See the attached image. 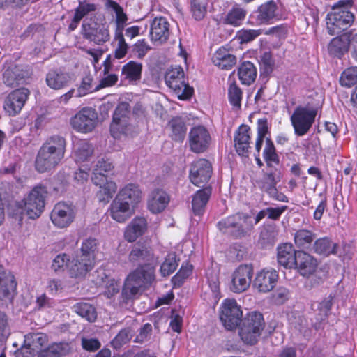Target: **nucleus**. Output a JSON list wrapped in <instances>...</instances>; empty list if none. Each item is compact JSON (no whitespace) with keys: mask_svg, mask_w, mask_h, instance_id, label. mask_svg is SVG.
Masks as SVG:
<instances>
[{"mask_svg":"<svg viewBox=\"0 0 357 357\" xmlns=\"http://www.w3.org/2000/svg\"><path fill=\"white\" fill-rule=\"evenodd\" d=\"M218 227L222 232L241 238L249 234L253 228V222L248 215L237 213L220 221Z\"/></svg>","mask_w":357,"mask_h":357,"instance_id":"nucleus-5","label":"nucleus"},{"mask_svg":"<svg viewBox=\"0 0 357 357\" xmlns=\"http://www.w3.org/2000/svg\"><path fill=\"white\" fill-rule=\"evenodd\" d=\"M280 172L276 168H271L266 172L263 178L257 182V185L262 190L269 195L276 193V183L280 181Z\"/></svg>","mask_w":357,"mask_h":357,"instance_id":"nucleus-30","label":"nucleus"},{"mask_svg":"<svg viewBox=\"0 0 357 357\" xmlns=\"http://www.w3.org/2000/svg\"><path fill=\"white\" fill-rule=\"evenodd\" d=\"M22 77L20 75L16 74V71L13 69H7L3 75V80L4 84L10 87H14L20 84Z\"/></svg>","mask_w":357,"mask_h":357,"instance_id":"nucleus-60","label":"nucleus"},{"mask_svg":"<svg viewBox=\"0 0 357 357\" xmlns=\"http://www.w3.org/2000/svg\"><path fill=\"white\" fill-rule=\"evenodd\" d=\"M252 276L253 267L252 265H239L231 274L230 290L236 294L247 291L250 286Z\"/></svg>","mask_w":357,"mask_h":357,"instance_id":"nucleus-10","label":"nucleus"},{"mask_svg":"<svg viewBox=\"0 0 357 357\" xmlns=\"http://www.w3.org/2000/svg\"><path fill=\"white\" fill-rule=\"evenodd\" d=\"M150 50L151 47L144 39L139 40L133 47V52L139 59H143Z\"/></svg>","mask_w":357,"mask_h":357,"instance_id":"nucleus-62","label":"nucleus"},{"mask_svg":"<svg viewBox=\"0 0 357 357\" xmlns=\"http://www.w3.org/2000/svg\"><path fill=\"white\" fill-rule=\"evenodd\" d=\"M169 23L165 17H155L150 23L151 40L158 44L164 43L169 36Z\"/></svg>","mask_w":357,"mask_h":357,"instance_id":"nucleus-19","label":"nucleus"},{"mask_svg":"<svg viewBox=\"0 0 357 357\" xmlns=\"http://www.w3.org/2000/svg\"><path fill=\"white\" fill-rule=\"evenodd\" d=\"M340 82L342 86L351 87L357 83V67H350L343 71Z\"/></svg>","mask_w":357,"mask_h":357,"instance_id":"nucleus-49","label":"nucleus"},{"mask_svg":"<svg viewBox=\"0 0 357 357\" xmlns=\"http://www.w3.org/2000/svg\"><path fill=\"white\" fill-rule=\"evenodd\" d=\"M132 337V330L129 328L121 330L112 341L115 349H119L128 343Z\"/></svg>","mask_w":357,"mask_h":357,"instance_id":"nucleus-55","label":"nucleus"},{"mask_svg":"<svg viewBox=\"0 0 357 357\" xmlns=\"http://www.w3.org/2000/svg\"><path fill=\"white\" fill-rule=\"evenodd\" d=\"M211 135L206 128L202 126L193 127L189 132V146L194 153H202L210 145Z\"/></svg>","mask_w":357,"mask_h":357,"instance_id":"nucleus-15","label":"nucleus"},{"mask_svg":"<svg viewBox=\"0 0 357 357\" xmlns=\"http://www.w3.org/2000/svg\"><path fill=\"white\" fill-rule=\"evenodd\" d=\"M212 173L211 165L206 159H199L194 161L190 169V181L197 186L204 185L208 182Z\"/></svg>","mask_w":357,"mask_h":357,"instance_id":"nucleus-17","label":"nucleus"},{"mask_svg":"<svg viewBox=\"0 0 357 357\" xmlns=\"http://www.w3.org/2000/svg\"><path fill=\"white\" fill-rule=\"evenodd\" d=\"M73 310L81 317L89 322H93L97 318L95 307L87 303H78L73 306Z\"/></svg>","mask_w":357,"mask_h":357,"instance_id":"nucleus-43","label":"nucleus"},{"mask_svg":"<svg viewBox=\"0 0 357 357\" xmlns=\"http://www.w3.org/2000/svg\"><path fill=\"white\" fill-rule=\"evenodd\" d=\"M70 350L66 343H54L41 349L38 353V357H62Z\"/></svg>","mask_w":357,"mask_h":357,"instance_id":"nucleus-38","label":"nucleus"},{"mask_svg":"<svg viewBox=\"0 0 357 357\" xmlns=\"http://www.w3.org/2000/svg\"><path fill=\"white\" fill-rule=\"evenodd\" d=\"M241 321L239 335L242 341L247 344H256L264 328L263 315L259 312H251Z\"/></svg>","mask_w":357,"mask_h":357,"instance_id":"nucleus-6","label":"nucleus"},{"mask_svg":"<svg viewBox=\"0 0 357 357\" xmlns=\"http://www.w3.org/2000/svg\"><path fill=\"white\" fill-rule=\"evenodd\" d=\"M246 12L240 7H234L227 14L226 23L234 26H239L244 20Z\"/></svg>","mask_w":357,"mask_h":357,"instance_id":"nucleus-48","label":"nucleus"},{"mask_svg":"<svg viewBox=\"0 0 357 357\" xmlns=\"http://www.w3.org/2000/svg\"><path fill=\"white\" fill-rule=\"evenodd\" d=\"M155 269L150 264L142 266L130 273L124 283L122 295L126 300L135 296L142 289H146L155 280Z\"/></svg>","mask_w":357,"mask_h":357,"instance_id":"nucleus-3","label":"nucleus"},{"mask_svg":"<svg viewBox=\"0 0 357 357\" xmlns=\"http://www.w3.org/2000/svg\"><path fill=\"white\" fill-rule=\"evenodd\" d=\"M115 197L136 210L142 199V192L137 185L128 183L119 191Z\"/></svg>","mask_w":357,"mask_h":357,"instance_id":"nucleus-23","label":"nucleus"},{"mask_svg":"<svg viewBox=\"0 0 357 357\" xmlns=\"http://www.w3.org/2000/svg\"><path fill=\"white\" fill-rule=\"evenodd\" d=\"M238 75L243 84L250 85L256 79L257 69L251 62H243L238 68Z\"/></svg>","mask_w":357,"mask_h":357,"instance_id":"nucleus-41","label":"nucleus"},{"mask_svg":"<svg viewBox=\"0 0 357 357\" xmlns=\"http://www.w3.org/2000/svg\"><path fill=\"white\" fill-rule=\"evenodd\" d=\"M165 79L167 85L174 91L180 100L188 99L192 96L193 90L185 83L184 72L181 66L169 69Z\"/></svg>","mask_w":357,"mask_h":357,"instance_id":"nucleus-8","label":"nucleus"},{"mask_svg":"<svg viewBox=\"0 0 357 357\" xmlns=\"http://www.w3.org/2000/svg\"><path fill=\"white\" fill-rule=\"evenodd\" d=\"M213 64L223 70L231 69L236 63V58L225 47L219 48L212 57Z\"/></svg>","mask_w":357,"mask_h":357,"instance_id":"nucleus-32","label":"nucleus"},{"mask_svg":"<svg viewBox=\"0 0 357 357\" xmlns=\"http://www.w3.org/2000/svg\"><path fill=\"white\" fill-rule=\"evenodd\" d=\"M211 190L210 188L199 190L193 195L192 200V210L195 215L203 214L206 205L211 197Z\"/></svg>","mask_w":357,"mask_h":357,"instance_id":"nucleus-33","label":"nucleus"},{"mask_svg":"<svg viewBox=\"0 0 357 357\" xmlns=\"http://www.w3.org/2000/svg\"><path fill=\"white\" fill-rule=\"evenodd\" d=\"M16 287L14 277H4L0 282V300L10 299Z\"/></svg>","mask_w":357,"mask_h":357,"instance_id":"nucleus-47","label":"nucleus"},{"mask_svg":"<svg viewBox=\"0 0 357 357\" xmlns=\"http://www.w3.org/2000/svg\"><path fill=\"white\" fill-rule=\"evenodd\" d=\"M178 264L176 261V255L169 253L165 257V261L160 266V272L163 276L169 275L175 271Z\"/></svg>","mask_w":357,"mask_h":357,"instance_id":"nucleus-50","label":"nucleus"},{"mask_svg":"<svg viewBox=\"0 0 357 357\" xmlns=\"http://www.w3.org/2000/svg\"><path fill=\"white\" fill-rule=\"evenodd\" d=\"M169 126L172 130V139L182 142L186 133V126L183 121L181 118H174L169 121Z\"/></svg>","mask_w":357,"mask_h":357,"instance_id":"nucleus-46","label":"nucleus"},{"mask_svg":"<svg viewBox=\"0 0 357 357\" xmlns=\"http://www.w3.org/2000/svg\"><path fill=\"white\" fill-rule=\"evenodd\" d=\"M250 128L241 125L234 136V146L239 155L248 156L250 149Z\"/></svg>","mask_w":357,"mask_h":357,"instance_id":"nucleus-24","label":"nucleus"},{"mask_svg":"<svg viewBox=\"0 0 357 357\" xmlns=\"http://www.w3.org/2000/svg\"><path fill=\"white\" fill-rule=\"evenodd\" d=\"M338 245L327 237L317 239L312 246L313 251L323 256H329L336 254Z\"/></svg>","mask_w":357,"mask_h":357,"instance_id":"nucleus-36","label":"nucleus"},{"mask_svg":"<svg viewBox=\"0 0 357 357\" xmlns=\"http://www.w3.org/2000/svg\"><path fill=\"white\" fill-rule=\"evenodd\" d=\"M219 316L227 330H234L241 322L243 311L234 298H226L220 305Z\"/></svg>","mask_w":357,"mask_h":357,"instance_id":"nucleus-7","label":"nucleus"},{"mask_svg":"<svg viewBox=\"0 0 357 357\" xmlns=\"http://www.w3.org/2000/svg\"><path fill=\"white\" fill-rule=\"evenodd\" d=\"M146 229V219L144 217H135L126 227L124 237L128 242H134L142 236Z\"/></svg>","mask_w":357,"mask_h":357,"instance_id":"nucleus-28","label":"nucleus"},{"mask_svg":"<svg viewBox=\"0 0 357 357\" xmlns=\"http://www.w3.org/2000/svg\"><path fill=\"white\" fill-rule=\"evenodd\" d=\"M114 166L112 162L102 158L96 163L93 169L92 176H106L105 173L111 172Z\"/></svg>","mask_w":357,"mask_h":357,"instance_id":"nucleus-53","label":"nucleus"},{"mask_svg":"<svg viewBox=\"0 0 357 357\" xmlns=\"http://www.w3.org/2000/svg\"><path fill=\"white\" fill-rule=\"evenodd\" d=\"M190 4L191 12L195 19L197 20H202L206 13V6L199 0H191Z\"/></svg>","mask_w":357,"mask_h":357,"instance_id":"nucleus-61","label":"nucleus"},{"mask_svg":"<svg viewBox=\"0 0 357 357\" xmlns=\"http://www.w3.org/2000/svg\"><path fill=\"white\" fill-rule=\"evenodd\" d=\"M291 243H283L278 247V261L286 268H294L296 264L297 253Z\"/></svg>","mask_w":357,"mask_h":357,"instance_id":"nucleus-27","label":"nucleus"},{"mask_svg":"<svg viewBox=\"0 0 357 357\" xmlns=\"http://www.w3.org/2000/svg\"><path fill=\"white\" fill-rule=\"evenodd\" d=\"M128 114L129 105L126 102L120 103L116 108L110 126V132L114 138L119 139L126 134L129 126Z\"/></svg>","mask_w":357,"mask_h":357,"instance_id":"nucleus-13","label":"nucleus"},{"mask_svg":"<svg viewBox=\"0 0 357 357\" xmlns=\"http://www.w3.org/2000/svg\"><path fill=\"white\" fill-rule=\"evenodd\" d=\"M97 6L95 3H89L88 1H79L78 6L75 10V14L82 19L86 15L96 11Z\"/></svg>","mask_w":357,"mask_h":357,"instance_id":"nucleus-59","label":"nucleus"},{"mask_svg":"<svg viewBox=\"0 0 357 357\" xmlns=\"http://www.w3.org/2000/svg\"><path fill=\"white\" fill-rule=\"evenodd\" d=\"M228 97L231 105L234 107H240L242 100V91L237 86L235 81L230 83L228 89Z\"/></svg>","mask_w":357,"mask_h":357,"instance_id":"nucleus-51","label":"nucleus"},{"mask_svg":"<svg viewBox=\"0 0 357 357\" xmlns=\"http://www.w3.org/2000/svg\"><path fill=\"white\" fill-rule=\"evenodd\" d=\"M93 77L91 75H86L83 77L82 82L77 90V96L82 97L86 94L96 91V87L94 88L93 84Z\"/></svg>","mask_w":357,"mask_h":357,"instance_id":"nucleus-56","label":"nucleus"},{"mask_svg":"<svg viewBox=\"0 0 357 357\" xmlns=\"http://www.w3.org/2000/svg\"><path fill=\"white\" fill-rule=\"evenodd\" d=\"M263 156L267 166L271 169L273 168L274 165H278L280 162L279 156L276 153L275 146L269 138L266 139Z\"/></svg>","mask_w":357,"mask_h":357,"instance_id":"nucleus-45","label":"nucleus"},{"mask_svg":"<svg viewBox=\"0 0 357 357\" xmlns=\"http://www.w3.org/2000/svg\"><path fill=\"white\" fill-rule=\"evenodd\" d=\"M135 210L129 206L128 204L121 202L116 197L112 202L109 213L111 218L117 222L123 223L129 220L135 213Z\"/></svg>","mask_w":357,"mask_h":357,"instance_id":"nucleus-21","label":"nucleus"},{"mask_svg":"<svg viewBox=\"0 0 357 357\" xmlns=\"http://www.w3.org/2000/svg\"><path fill=\"white\" fill-rule=\"evenodd\" d=\"M112 8L116 13V31L123 32L124 28V24L127 21V16L123 13L122 8L116 3H112Z\"/></svg>","mask_w":357,"mask_h":357,"instance_id":"nucleus-57","label":"nucleus"},{"mask_svg":"<svg viewBox=\"0 0 357 357\" xmlns=\"http://www.w3.org/2000/svg\"><path fill=\"white\" fill-rule=\"evenodd\" d=\"M73 150L75 161L77 163L89 161L93 152L92 145L86 140H78L74 142Z\"/></svg>","mask_w":357,"mask_h":357,"instance_id":"nucleus-35","label":"nucleus"},{"mask_svg":"<svg viewBox=\"0 0 357 357\" xmlns=\"http://www.w3.org/2000/svg\"><path fill=\"white\" fill-rule=\"evenodd\" d=\"M98 123V114L91 107H84L70 120L73 128L82 133L91 132Z\"/></svg>","mask_w":357,"mask_h":357,"instance_id":"nucleus-12","label":"nucleus"},{"mask_svg":"<svg viewBox=\"0 0 357 357\" xmlns=\"http://www.w3.org/2000/svg\"><path fill=\"white\" fill-rule=\"evenodd\" d=\"M70 82V75L60 70H50L46 75L47 85L54 90H59L64 88Z\"/></svg>","mask_w":357,"mask_h":357,"instance_id":"nucleus-31","label":"nucleus"},{"mask_svg":"<svg viewBox=\"0 0 357 357\" xmlns=\"http://www.w3.org/2000/svg\"><path fill=\"white\" fill-rule=\"evenodd\" d=\"M97 248L98 241L96 238H89L85 239L82 243L80 248L81 255L79 256L95 263L96 252Z\"/></svg>","mask_w":357,"mask_h":357,"instance_id":"nucleus-44","label":"nucleus"},{"mask_svg":"<svg viewBox=\"0 0 357 357\" xmlns=\"http://www.w3.org/2000/svg\"><path fill=\"white\" fill-rule=\"evenodd\" d=\"M142 70V63L130 61L123 66L121 77L129 82H136L141 79Z\"/></svg>","mask_w":357,"mask_h":357,"instance_id":"nucleus-37","label":"nucleus"},{"mask_svg":"<svg viewBox=\"0 0 357 357\" xmlns=\"http://www.w3.org/2000/svg\"><path fill=\"white\" fill-rule=\"evenodd\" d=\"M262 33L261 29H243L238 32L237 37L241 43H249Z\"/></svg>","mask_w":357,"mask_h":357,"instance_id":"nucleus-58","label":"nucleus"},{"mask_svg":"<svg viewBox=\"0 0 357 357\" xmlns=\"http://www.w3.org/2000/svg\"><path fill=\"white\" fill-rule=\"evenodd\" d=\"M47 191L44 186H36L24 198L16 203L20 214L26 215L30 219L38 218L43 211Z\"/></svg>","mask_w":357,"mask_h":357,"instance_id":"nucleus-4","label":"nucleus"},{"mask_svg":"<svg viewBox=\"0 0 357 357\" xmlns=\"http://www.w3.org/2000/svg\"><path fill=\"white\" fill-rule=\"evenodd\" d=\"M91 180L96 185L100 186L97 197L100 202H107L116 190V184L109 181L107 176H92Z\"/></svg>","mask_w":357,"mask_h":357,"instance_id":"nucleus-25","label":"nucleus"},{"mask_svg":"<svg viewBox=\"0 0 357 357\" xmlns=\"http://www.w3.org/2000/svg\"><path fill=\"white\" fill-rule=\"evenodd\" d=\"M114 40L116 43L115 56L117 59H122L126 56L128 50V45L125 41L123 32L115 33Z\"/></svg>","mask_w":357,"mask_h":357,"instance_id":"nucleus-54","label":"nucleus"},{"mask_svg":"<svg viewBox=\"0 0 357 357\" xmlns=\"http://www.w3.org/2000/svg\"><path fill=\"white\" fill-rule=\"evenodd\" d=\"M316 238V234L308 229H298L294 236L295 245L300 249H310L312 242Z\"/></svg>","mask_w":357,"mask_h":357,"instance_id":"nucleus-39","label":"nucleus"},{"mask_svg":"<svg viewBox=\"0 0 357 357\" xmlns=\"http://www.w3.org/2000/svg\"><path fill=\"white\" fill-rule=\"evenodd\" d=\"M82 34L84 38L96 44L109 40V33L106 25L89 22L86 20H84L82 24Z\"/></svg>","mask_w":357,"mask_h":357,"instance_id":"nucleus-18","label":"nucleus"},{"mask_svg":"<svg viewBox=\"0 0 357 357\" xmlns=\"http://www.w3.org/2000/svg\"><path fill=\"white\" fill-rule=\"evenodd\" d=\"M276 4L273 1L262 4L258 8L257 22L260 24L270 23L272 20L276 17Z\"/></svg>","mask_w":357,"mask_h":357,"instance_id":"nucleus-40","label":"nucleus"},{"mask_svg":"<svg viewBox=\"0 0 357 357\" xmlns=\"http://www.w3.org/2000/svg\"><path fill=\"white\" fill-rule=\"evenodd\" d=\"M77 213L75 205L60 202L55 204L50 213L52 224L60 229L69 227L74 221Z\"/></svg>","mask_w":357,"mask_h":357,"instance_id":"nucleus-11","label":"nucleus"},{"mask_svg":"<svg viewBox=\"0 0 357 357\" xmlns=\"http://www.w3.org/2000/svg\"><path fill=\"white\" fill-rule=\"evenodd\" d=\"M129 260L133 263H147L151 265V262L153 261V254L151 250L146 246L136 244L129 255Z\"/></svg>","mask_w":357,"mask_h":357,"instance_id":"nucleus-34","label":"nucleus"},{"mask_svg":"<svg viewBox=\"0 0 357 357\" xmlns=\"http://www.w3.org/2000/svg\"><path fill=\"white\" fill-rule=\"evenodd\" d=\"M151 332V324L149 323L144 324L139 329V333L137 335L135 342L138 343L144 342L150 337Z\"/></svg>","mask_w":357,"mask_h":357,"instance_id":"nucleus-63","label":"nucleus"},{"mask_svg":"<svg viewBox=\"0 0 357 357\" xmlns=\"http://www.w3.org/2000/svg\"><path fill=\"white\" fill-rule=\"evenodd\" d=\"M24 342L31 343V348H36V353L43 349V346L47 342V336L43 333L28 334L24 336Z\"/></svg>","mask_w":357,"mask_h":357,"instance_id":"nucleus-52","label":"nucleus"},{"mask_svg":"<svg viewBox=\"0 0 357 357\" xmlns=\"http://www.w3.org/2000/svg\"><path fill=\"white\" fill-rule=\"evenodd\" d=\"M349 46V40L347 36H342L334 38L328 45V51L331 54L340 56L347 52Z\"/></svg>","mask_w":357,"mask_h":357,"instance_id":"nucleus-42","label":"nucleus"},{"mask_svg":"<svg viewBox=\"0 0 357 357\" xmlns=\"http://www.w3.org/2000/svg\"><path fill=\"white\" fill-rule=\"evenodd\" d=\"M66 142L64 137L53 135L46 139L39 149L35 168L39 173L54 169L64 158Z\"/></svg>","mask_w":357,"mask_h":357,"instance_id":"nucleus-1","label":"nucleus"},{"mask_svg":"<svg viewBox=\"0 0 357 357\" xmlns=\"http://www.w3.org/2000/svg\"><path fill=\"white\" fill-rule=\"evenodd\" d=\"M35 353L36 348H31L30 342H24V344L15 351L14 354L15 357H31L33 356Z\"/></svg>","mask_w":357,"mask_h":357,"instance_id":"nucleus-64","label":"nucleus"},{"mask_svg":"<svg viewBox=\"0 0 357 357\" xmlns=\"http://www.w3.org/2000/svg\"><path fill=\"white\" fill-rule=\"evenodd\" d=\"M317 267V261L313 256L305 252L298 251L294 268L298 269L301 275L310 276L315 272Z\"/></svg>","mask_w":357,"mask_h":357,"instance_id":"nucleus-26","label":"nucleus"},{"mask_svg":"<svg viewBox=\"0 0 357 357\" xmlns=\"http://www.w3.org/2000/svg\"><path fill=\"white\" fill-rule=\"evenodd\" d=\"M29 95V91L25 88L19 89L10 93L3 103V109L10 116L18 114L27 100Z\"/></svg>","mask_w":357,"mask_h":357,"instance_id":"nucleus-14","label":"nucleus"},{"mask_svg":"<svg viewBox=\"0 0 357 357\" xmlns=\"http://www.w3.org/2000/svg\"><path fill=\"white\" fill-rule=\"evenodd\" d=\"M278 280V272L272 268H266L257 273L253 287L259 292L268 293L274 289Z\"/></svg>","mask_w":357,"mask_h":357,"instance_id":"nucleus-16","label":"nucleus"},{"mask_svg":"<svg viewBox=\"0 0 357 357\" xmlns=\"http://www.w3.org/2000/svg\"><path fill=\"white\" fill-rule=\"evenodd\" d=\"M316 115V111L312 109L297 107L290 118L295 134L298 136L305 135L312 127Z\"/></svg>","mask_w":357,"mask_h":357,"instance_id":"nucleus-9","label":"nucleus"},{"mask_svg":"<svg viewBox=\"0 0 357 357\" xmlns=\"http://www.w3.org/2000/svg\"><path fill=\"white\" fill-rule=\"evenodd\" d=\"M93 277V281L96 285L105 288V295L107 298H110L119 292L121 287L120 282L107 275L105 269L98 268Z\"/></svg>","mask_w":357,"mask_h":357,"instance_id":"nucleus-20","label":"nucleus"},{"mask_svg":"<svg viewBox=\"0 0 357 357\" xmlns=\"http://www.w3.org/2000/svg\"><path fill=\"white\" fill-rule=\"evenodd\" d=\"M94 264L89 259L77 256L69 266L70 275L77 279H82L93 268Z\"/></svg>","mask_w":357,"mask_h":357,"instance_id":"nucleus-29","label":"nucleus"},{"mask_svg":"<svg viewBox=\"0 0 357 357\" xmlns=\"http://www.w3.org/2000/svg\"><path fill=\"white\" fill-rule=\"evenodd\" d=\"M169 201V195L165 190L156 189L149 194L147 207L152 213L158 214L166 208Z\"/></svg>","mask_w":357,"mask_h":357,"instance_id":"nucleus-22","label":"nucleus"},{"mask_svg":"<svg viewBox=\"0 0 357 357\" xmlns=\"http://www.w3.org/2000/svg\"><path fill=\"white\" fill-rule=\"evenodd\" d=\"M354 0H340L333 6V12L326 17V26L330 35L340 34L347 29L354 22V15L349 10Z\"/></svg>","mask_w":357,"mask_h":357,"instance_id":"nucleus-2","label":"nucleus"}]
</instances>
